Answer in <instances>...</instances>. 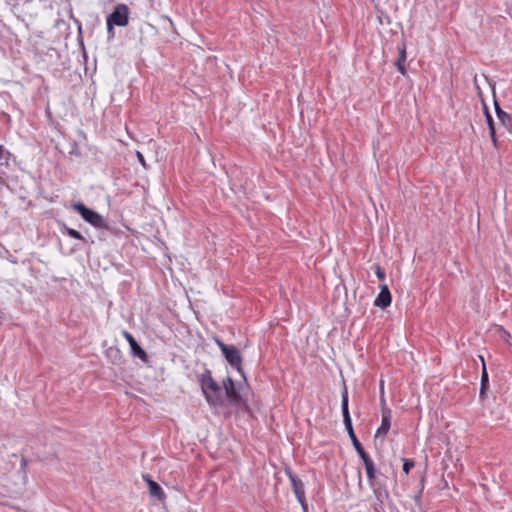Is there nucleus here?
Instances as JSON below:
<instances>
[{
    "label": "nucleus",
    "mask_w": 512,
    "mask_h": 512,
    "mask_svg": "<svg viewBox=\"0 0 512 512\" xmlns=\"http://www.w3.org/2000/svg\"><path fill=\"white\" fill-rule=\"evenodd\" d=\"M202 392L210 406L217 407L223 403L220 385L212 378L211 371L206 370L198 376Z\"/></svg>",
    "instance_id": "1"
},
{
    "label": "nucleus",
    "mask_w": 512,
    "mask_h": 512,
    "mask_svg": "<svg viewBox=\"0 0 512 512\" xmlns=\"http://www.w3.org/2000/svg\"><path fill=\"white\" fill-rule=\"evenodd\" d=\"M381 389H383V381H380Z\"/></svg>",
    "instance_id": "25"
},
{
    "label": "nucleus",
    "mask_w": 512,
    "mask_h": 512,
    "mask_svg": "<svg viewBox=\"0 0 512 512\" xmlns=\"http://www.w3.org/2000/svg\"><path fill=\"white\" fill-rule=\"evenodd\" d=\"M72 208L75 211H77L81 215V217L91 225L98 228L103 226V217L96 211L86 207L83 203L76 202L72 205Z\"/></svg>",
    "instance_id": "3"
},
{
    "label": "nucleus",
    "mask_w": 512,
    "mask_h": 512,
    "mask_svg": "<svg viewBox=\"0 0 512 512\" xmlns=\"http://www.w3.org/2000/svg\"><path fill=\"white\" fill-rule=\"evenodd\" d=\"M216 344L218 345V347L220 348V350L222 351V353H223V352H226V350H227V349H228V347L230 346V345H226V344H224V343H223L221 340H219V339H216Z\"/></svg>",
    "instance_id": "22"
},
{
    "label": "nucleus",
    "mask_w": 512,
    "mask_h": 512,
    "mask_svg": "<svg viewBox=\"0 0 512 512\" xmlns=\"http://www.w3.org/2000/svg\"><path fill=\"white\" fill-rule=\"evenodd\" d=\"M122 335L129 343L132 355L138 357L142 361H147V353L141 348V346L137 343L135 338L126 330L122 331Z\"/></svg>",
    "instance_id": "7"
},
{
    "label": "nucleus",
    "mask_w": 512,
    "mask_h": 512,
    "mask_svg": "<svg viewBox=\"0 0 512 512\" xmlns=\"http://www.w3.org/2000/svg\"><path fill=\"white\" fill-rule=\"evenodd\" d=\"M392 411L385 405L382 407V420L381 425L377 429L376 437L386 435L391 426Z\"/></svg>",
    "instance_id": "10"
},
{
    "label": "nucleus",
    "mask_w": 512,
    "mask_h": 512,
    "mask_svg": "<svg viewBox=\"0 0 512 512\" xmlns=\"http://www.w3.org/2000/svg\"><path fill=\"white\" fill-rule=\"evenodd\" d=\"M64 229H65L66 233H67L70 237H72V238H74V239L82 240L83 242H86V240L84 239V237H83V236L81 235V233H80V232H78L77 230L72 229V228H69V227H66V226L64 227Z\"/></svg>",
    "instance_id": "17"
},
{
    "label": "nucleus",
    "mask_w": 512,
    "mask_h": 512,
    "mask_svg": "<svg viewBox=\"0 0 512 512\" xmlns=\"http://www.w3.org/2000/svg\"><path fill=\"white\" fill-rule=\"evenodd\" d=\"M114 26L107 24V32H108V39H112L114 37Z\"/></svg>",
    "instance_id": "23"
},
{
    "label": "nucleus",
    "mask_w": 512,
    "mask_h": 512,
    "mask_svg": "<svg viewBox=\"0 0 512 512\" xmlns=\"http://www.w3.org/2000/svg\"><path fill=\"white\" fill-rule=\"evenodd\" d=\"M488 373L486 371L485 365H483L482 375H481V384L482 386H488Z\"/></svg>",
    "instance_id": "19"
},
{
    "label": "nucleus",
    "mask_w": 512,
    "mask_h": 512,
    "mask_svg": "<svg viewBox=\"0 0 512 512\" xmlns=\"http://www.w3.org/2000/svg\"><path fill=\"white\" fill-rule=\"evenodd\" d=\"M398 51H399V56L396 60V67H397V70L402 74V75H405L406 74V68H405V61H406V47H405V44L403 43L401 46L398 47Z\"/></svg>",
    "instance_id": "13"
},
{
    "label": "nucleus",
    "mask_w": 512,
    "mask_h": 512,
    "mask_svg": "<svg viewBox=\"0 0 512 512\" xmlns=\"http://www.w3.org/2000/svg\"><path fill=\"white\" fill-rule=\"evenodd\" d=\"M107 24L124 27L129 22V9L125 4L115 6L112 13L107 16Z\"/></svg>",
    "instance_id": "4"
},
{
    "label": "nucleus",
    "mask_w": 512,
    "mask_h": 512,
    "mask_svg": "<svg viewBox=\"0 0 512 512\" xmlns=\"http://www.w3.org/2000/svg\"><path fill=\"white\" fill-rule=\"evenodd\" d=\"M484 109H485V116H486V122H487L488 129H489V134H490V137H491L494 145H496L494 121L485 105H484Z\"/></svg>",
    "instance_id": "15"
},
{
    "label": "nucleus",
    "mask_w": 512,
    "mask_h": 512,
    "mask_svg": "<svg viewBox=\"0 0 512 512\" xmlns=\"http://www.w3.org/2000/svg\"><path fill=\"white\" fill-rule=\"evenodd\" d=\"M286 473L289 477V480H290L291 486H292V490H293L298 502L302 506L304 512H306L307 511V502H306V498H305L304 483L297 475L293 474L290 470H287Z\"/></svg>",
    "instance_id": "5"
},
{
    "label": "nucleus",
    "mask_w": 512,
    "mask_h": 512,
    "mask_svg": "<svg viewBox=\"0 0 512 512\" xmlns=\"http://www.w3.org/2000/svg\"><path fill=\"white\" fill-rule=\"evenodd\" d=\"M494 105L495 112L500 122V125L503 126L508 132H512V117L508 113L503 111L496 101Z\"/></svg>",
    "instance_id": "12"
},
{
    "label": "nucleus",
    "mask_w": 512,
    "mask_h": 512,
    "mask_svg": "<svg viewBox=\"0 0 512 512\" xmlns=\"http://www.w3.org/2000/svg\"><path fill=\"white\" fill-rule=\"evenodd\" d=\"M488 388V386H482L480 387V396L482 397L484 394H485V391L486 389Z\"/></svg>",
    "instance_id": "24"
},
{
    "label": "nucleus",
    "mask_w": 512,
    "mask_h": 512,
    "mask_svg": "<svg viewBox=\"0 0 512 512\" xmlns=\"http://www.w3.org/2000/svg\"><path fill=\"white\" fill-rule=\"evenodd\" d=\"M376 276L379 280H384L385 278V273L380 266H376Z\"/></svg>",
    "instance_id": "21"
},
{
    "label": "nucleus",
    "mask_w": 512,
    "mask_h": 512,
    "mask_svg": "<svg viewBox=\"0 0 512 512\" xmlns=\"http://www.w3.org/2000/svg\"><path fill=\"white\" fill-rule=\"evenodd\" d=\"M391 293L386 284L380 286V292L374 301V305L380 308H386L391 304Z\"/></svg>",
    "instance_id": "11"
},
{
    "label": "nucleus",
    "mask_w": 512,
    "mask_h": 512,
    "mask_svg": "<svg viewBox=\"0 0 512 512\" xmlns=\"http://www.w3.org/2000/svg\"><path fill=\"white\" fill-rule=\"evenodd\" d=\"M361 459H362V461L364 463L366 474H367V477L369 479L370 485L373 488L376 497L380 498L381 493L378 492V490L375 488L376 470H375L374 462L369 457V455H367L365 457H362Z\"/></svg>",
    "instance_id": "8"
},
{
    "label": "nucleus",
    "mask_w": 512,
    "mask_h": 512,
    "mask_svg": "<svg viewBox=\"0 0 512 512\" xmlns=\"http://www.w3.org/2000/svg\"><path fill=\"white\" fill-rule=\"evenodd\" d=\"M341 410L345 428L348 432V435L352 441L355 450L357 451L360 458L367 456L368 454L365 452L364 448L362 447L353 430L352 420L348 408V391L346 387H344L341 394Z\"/></svg>",
    "instance_id": "2"
},
{
    "label": "nucleus",
    "mask_w": 512,
    "mask_h": 512,
    "mask_svg": "<svg viewBox=\"0 0 512 512\" xmlns=\"http://www.w3.org/2000/svg\"><path fill=\"white\" fill-rule=\"evenodd\" d=\"M223 387L225 389L226 396L231 403L237 404L240 402L241 396L239 392L236 390L234 381L231 377H227L223 381Z\"/></svg>",
    "instance_id": "9"
},
{
    "label": "nucleus",
    "mask_w": 512,
    "mask_h": 512,
    "mask_svg": "<svg viewBox=\"0 0 512 512\" xmlns=\"http://www.w3.org/2000/svg\"><path fill=\"white\" fill-rule=\"evenodd\" d=\"M414 467V461L405 459L403 463V471L408 474L410 469Z\"/></svg>",
    "instance_id": "18"
},
{
    "label": "nucleus",
    "mask_w": 512,
    "mask_h": 512,
    "mask_svg": "<svg viewBox=\"0 0 512 512\" xmlns=\"http://www.w3.org/2000/svg\"><path fill=\"white\" fill-rule=\"evenodd\" d=\"M223 355H224L225 359L227 360V362L232 367H234L237 371L242 373V368H241L242 358H241L239 350L235 346L230 345L228 347V349L226 350V352H223Z\"/></svg>",
    "instance_id": "6"
},
{
    "label": "nucleus",
    "mask_w": 512,
    "mask_h": 512,
    "mask_svg": "<svg viewBox=\"0 0 512 512\" xmlns=\"http://www.w3.org/2000/svg\"><path fill=\"white\" fill-rule=\"evenodd\" d=\"M136 155H137V159L139 160L140 164H141L145 169H147L148 165H147V163H146V161H145V159H144L143 154H142L141 152L137 151Z\"/></svg>",
    "instance_id": "20"
},
{
    "label": "nucleus",
    "mask_w": 512,
    "mask_h": 512,
    "mask_svg": "<svg viewBox=\"0 0 512 512\" xmlns=\"http://www.w3.org/2000/svg\"><path fill=\"white\" fill-rule=\"evenodd\" d=\"M146 481L149 486V492L152 496L157 497L158 499H162L164 496L163 490L159 484L155 481L151 480L148 476L146 477Z\"/></svg>",
    "instance_id": "14"
},
{
    "label": "nucleus",
    "mask_w": 512,
    "mask_h": 512,
    "mask_svg": "<svg viewBox=\"0 0 512 512\" xmlns=\"http://www.w3.org/2000/svg\"><path fill=\"white\" fill-rule=\"evenodd\" d=\"M10 152L6 149H4L3 146H0V166H8L9 165V159H10Z\"/></svg>",
    "instance_id": "16"
}]
</instances>
